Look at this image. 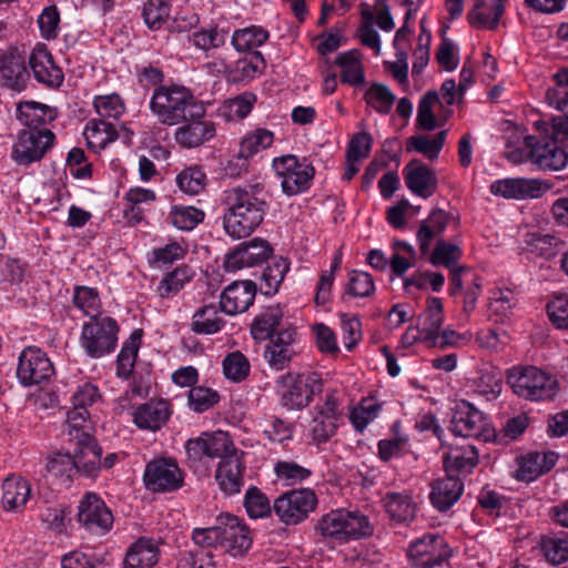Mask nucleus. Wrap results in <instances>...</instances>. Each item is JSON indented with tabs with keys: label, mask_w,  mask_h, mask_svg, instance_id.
<instances>
[{
	"label": "nucleus",
	"mask_w": 568,
	"mask_h": 568,
	"mask_svg": "<svg viewBox=\"0 0 568 568\" xmlns=\"http://www.w3.org/2000/svg\"><path fill=\"white\" fill-rule=\"evenodd\" d=\"M225 233L241 240L250 236L264 221L270 209L266 191L261 183L230 187L223 192Z\"/></svg>",
	"instance_id": "obj_1"
},
{
	"label": "nucleus",
	"mask_w": 568,
	"mask_h": 568,
	"mask_svg": "<svg viewBox=\"0 0 568 568\" xmlns=\"http://www.w3.org/2000/svg\"><path fill=\"white\" fill-rule=\"evenodd\" d=\"M39 104L27 102L20 109V119H26L28 126L37 125L43 120L30 119L29 111H36ZM54 133L49 129L29 128L21 130L12 145L11 160L19 166L28 168L32 163L40 162L48 151L53 146Z\"/></svg>",
	"instance_id": "obj_2"
},
{
	"label": "nucleus",
	"mask_w": 568,
	"mask_h": 568,
	"mask_svg": "<svg viewBox=\"0 0 568 568\" xmlns=\"http://www.w3.org/2000/svg\"><path fill=\"white\" fill-rule=\"evenodd\" d=\"M201 103L189 88L173 83L155 88L149 108L160 124L173 126L182 123L189 113L196 112Z\"/></svg>",
	"instance_id": "obj_3"
},
{
	"label": "nucleus",
	"mask_w": 568,
	"mask_h": 568,
	"mask_svg": "<svg viewBox=\"0 0 568 568\" xmlns=\"http://www.w3.org/2000/svg\"><path fill=\"white\" fill-rule=\"evenodd\" d=\"M280 404L288 410L306 408L323 392V379L315 372H287L275 381Z\"/></svg>",
	"instance_id": "obj_4"
},
{
	"label": "nucleus",
	"mask_w": 568,
	"mask_h": 568,
	"mask_svg": "<svg viewBox=\"0 0 568 568\" xmlns=\"http://www.w3.org/2000/svg\"><path fill=\"white\" fill-rule=\"evenodd\" d=\"M507 383L518 397L530 402L552 400L559 392L556 377L536 366L509 369Z\"/></svg>",
	"instance_id": "obj_5"
},
{
	"label": "nucleus",
	"mask_w": 568,
	"mask_h": 568,
	"mask_svg": "<svg viewBox=\"0 0 568 568\" xmlns=\"http://www.w3.org/2000/svg\"><path fill=\"white\" fill-rule=\"evenodd\" d=\"M316 529L325 538L341 544L357 540L373 535V526L367 516L359 511L335 509L321 517Z\"/></svg>",
	"instance_id": "obj_6"
},
{
	"label": "nucleus",
	"mask_w": 568,
	"mask_h": 568,
	"mask_svg": "<svg viewBox=\"0 0 568 568\" xmlns=\"http://www.w3.org/2000/svg\"><path fill=\"white\" fill-rule=\"evenodd\" d=\"M119 333L120 325L115 318L97 313L83 323L80 343L89 357L101 358L116 349Z\"/></svg>",
	"instance_id": "obj_7"
},
{
	"label": "nucleus",
	"mask_w": 568,
	"mask_h": 568,
	"mask_svg": "<svg viewBox=\"0 0 568 568\" xmlns=\"http://www.w3.org/2000/svg\"><path fill=\"white\" fill-rule=\"evenodd\" d=\"M239 452L230 434L222 430L202 433L185 444L186 464L195 473L202 469L205 457L222 460Z\"/></svg>",
	"instance_id": "obj_8"
},
{
	"label": "nucleus",
	"mask_w": 568,
	"mask_h": 568,
	"mask_svg": "<svg viewBox=\"0 0 568 568\" xmlns=\"http://www.w3.org/2000/svg\"><path fill=\"white\" fill-rule=\"evenodd\" d=\"M273 168L281 179L282 191L287 196L306 192L315 175V169L306 158L300 160L293 154L275 159Z\"/></svg>",
	"instance_id": "obj_9"
},
{
	"label": "nucleus",
	"mask_w": 568,
	"mask_h": 568,
	"mask_svg": "<svg viewBox=\"0 0 568 568\" xmlns=\"http://www.w3.org/2000/svg\"><path fill=\"white\" fill-rule=\"evenodd\" d=\"M539 136L528 135L525 144L529 149L528 158L534 165L544 171H559L568 163V153L558 145V141H566L562 136H554L552 133H541Z\"/></svg>",
	"instance_id": "obj_10"
},
{
	"label": "nucleus",
	"mask_w": 568,
	"mask_h": 568,
	"mask_svg": "<svg viewBox=\"0 0 568 568\" xmlns=\"http://www.w3.org/2000/svg\"><path fill=\"white\" fill-rule=\"evenodd\" d=\"M318 499L311 488L288 490L278 496L273 504V510L280 521L286 526L298 525L316 509Z\"/></svg>",
	"instance_id": "obj_11"
},
{
	"label": "nucleus",
	"mask_w": 568,
	"mask_h": 568,
	"mask_svg": "<svg viewBox=\"0 0 568 568\" xmlns=\"http://www.w3.org/2000/svg\"><path fill=\"white\" fill-rule=\"evenodd\" d=\"M450 430L455 436L489 440L494 436L487 417L473 404L462 400L453 410Z\"/></svg>",
	"instance_id": "obj_12"
},
{
	"label": "nucleus",
	"mask_w": 568,
	"mask_h": 568,
	"mask_svg": "<svg viewBox=\"0 0 568 568\" xmlns=\"http://www.w3.org/2000/svg\"><path fill=\"white\" fill-rule=\"evenodd\" d=\"M143 481L153 493L179 490L184 484V473L173 458H156L145 466Z\"/></svg>",
	"instance_id": "obj_13"
},
{
	"label": "nucleus",
	"mask_w": 568,
	"mask_h": 568,
	"mask_svg": "<svg viewBox=\"0 0 568 568\" xmlns=\"http://www.w3.org/2000/svg\"><path fill=\"white\" fill-rule=\"evenodd\" d=\"M273 254L274 248L267 240L253 237L231 250L224 257L223 266L226 272L260 266L273 257Z\"/></svg>",
	"instance_id": "obj_14"
},
{
	"label": "nucleus",
	"mask_w": 568,
	"mask_h": 568,
	"mask_svg": "<svg viewBox=\"0 0 568 568\" xmlns=\"http://www.w3.org/2000/svg\"><path fill=\"white\" fill-rule=\"evenodd\" d=\"M407 556L415 568H434L448 561L452 550L444 537L428 534L409 545Z\"/></svg>",
	"instance_id": "obj_15"
},
{
	"label": "nucleus",
	"mask_w": 568,
	"mask_h": 568,
	"mask_svg": "<svg viewBox=\"0 0 568 568\" xmlns=\"http://www.w3.org/2000/svg\"><path fill=\"white\" fill-rule=\"evenodd\" d=\"M205 113L206 109L204 104L201 103L196 112H191L192 115L189 113L185 116L186 119L180 123L181 125L174 133V139L180 146L194 149L215 136V123L207 120Z\"/></svg>",
	"instance_id": "obj_16"
},
{
	"label": "nucleus",
	"mask_w": 568,
	"mask_h": 568,
	"mask_svg": "<svg viewBox=\"0 0 568 568\" xmlns=\"http://www.w3.org/2000/svg\"><path fill=\"white\" fill-rule=\"evenodd\" d=\"M54 374V367L47 354L37 346L26 347L20 356L17 376L24 386L48 381Z\"/></svg>",
	"instance_id": "obj_17"
},
{
	"label": "nucleus",
	"mask_w": 568,
	"mask_h": 568,
	"mask_svg": "<svg viewBox=\"0 0 568 568\" xmlns=\"http://www.w3.org/2000/svg\"><path fill=\"white\" fill-rule=\"evenodd\" d=\"M78 520L88 531L104 534L112 528L113 515L94 493H87L78 506Z\"/></svg>",
	"instance_id": "obj_18"
},
{
	"label": "nucleus",
	"mask_w": 568,
	"mask_h": 568,
	"mask_svg": "<svg viewBox=\"0 0 568 568\" xmlns=\"http://www.w3.org/2000/svg\"><path fill=\"white\" fill-rule=\"evenodd\" d=\"M30 78L26 58L17 47L0 53V88L21 92Z\"/></svg>",
	"instance_id": "obj_19"
},
{
	"label": "nucleus",
	"mask_w": 568,
	"mask_h": 568,
	"mask_svg": "<svg viewBox=\"0 0 568 568\" xmlns=\"http://www.w3.org/2000/svg\"><path fill=\"white\" fill-rule=\"evenodd\" d=\"M221 525L220 547L233 557L243 555L252 544L248 528L231 514H222L216 518Z\"/></svg>",
	"instance_id": "obj_20"
},
{
	"label": "nucleus",
	"mask_w": 568,
	"mask_h": 568,
	"mask_svg": "<svg viewBox=\"0 0 568 568\" xmlns=\"http://www.w3.org/2000/svg\"><path fill=\"white\" fill-rule=\"evenodd\" d=\"M550 186L536 179L508 178L491 183L490 192L496 196L514 200L538 199Z\"/></svg>",
	"instance_id": "obj_21"
},
{
	"label": "nucleus",
	"mask_w": 568,
	"mask_h": 568,
	"mask_svg": "<svg viewBox=\"0 0 568 568\" xmlns=\"http://www.w3.org/2000/svg\"><path fill=\"white\" fill-rule=\"evenodd\" d=\"M244 455L245 453L241 450L217 463L214 478L221 491L226 496L239 494L244 485L246 470Z\"/></svg>",
	"instance_id": "obj_22"
},
{
	"label": "nucleus",
	"mask_w": 568,
	"mask_h": 568,
	"mask_svg": "<svg viewBox=\"0 0 568 568\" xmlns=\"http://www.w3.org/2000/svg\"><path fill=\"white\" fill-rule=\"evenodd\" d=\"M407 189L417 196L428 199L438 187L436 172L419 160H412L403 170Z\"/></svg>",
	"instance_id": "obj_23"
},
{
	"label": "nucleus",
	"mask_w": 568,
	"mask_h": 568,
	"mask_svg": "<svg viewBox=\"0 0 568 568\" xmlns=\"http://www.w3.org/2000/svg\"><path fill=\"white\" fill-rule=\"evenodd\" d=\"M29 65L34 79L49 87L59 88L64 79L63 72L53 60L51 52L44 44H38L29 57Z\"/></svg>",
	"instance_id": "obj_24"
},
{
	"label": "nucleus",
	"mask_w": 568,
	"mask_h": 568,
	"mask_svg": "<svg viewBox=\"0 0 568 568\" xmlns=\"http://www.w3.org/2000/svg\"><path fill=\"white\" fill-rule=\"evenodd\" d=\"M256 284L252 281H236L224 288L220 297L222 312L229 315L243 313L253 304Z\"/></svg>",
	"instance_id": "obj_25"
},
{
	"label": "nucleus",
	"mask_w": 568,
	"mask_h": 568,
	"mask_svg": "<svg viewBox=\"0 0 568 568\" xmlns=\"http://www.w3.org/2000/svg\"><path fill=\"white\" fill-rule=\"evenodd\" d=\"M172 415L171 404L165 399H150L139 405L133 413V422L140 429L160 430Z\"/></svg>",
	"instance_id": "obj_26"
},
{
	"label": "nucleus",
	"mask_w": 568,
	"mask_h": 568,
	"mask_svg": "<svg viewBox=\"0 0 568 568\" xmlns=\"http://www.w3.org/2000/svg\"><path fill=\"white\" fill-rule=\"evenodd\" d=\"M479 454L476 446L471 444L463 446H450L448 452L443 455V465L446 474L460 475L470 474L478 465Z\"/></svg>",
	"instance_id": "obj_27"
},
{
	"label": "nucleus",
	"mask_w": 568,
	"mask_h": 568,
	"mask_svg": "<svg viewBox=\"0 0 568 568\" xmlns=\"http://www.w3.org/2000/svg\"><path fill=\"white\" fill-rule=\"evenodd\" d=\"M557 459L558 456L554 452H531L520 456L517 458L518 468L515 477L520 481L530 483L550 471L555 467Z\"/></svg>",
	"instance_id": "obj_28"
},
{
	"label": "nucleus",
	"mask_w": 568,
	"mask_h": 568,
	"mask_svg": "<svg viewBox=\"0 0 568 568\" xmlns=\"http://www.w3.org/2000/svg\"><path fill=\"white\" fill-rule=\"evenodd\" d=\"M464 483L460 477L446 474L432 484L429 500L439 511L448 510L462 497Z\"/></svg>",
	"instance_id": "obj_29"
},
{
	"label": "nucleus",
	"mask_w": 568,
	"mask_h": 568,
	"mask_svg": "<svg viewBox=\"0 0 568 568\" xmlns=\"http://www.w3.org/2000/svg\"><path fill=\"white\" fill-rule=\"evenodd\" d=\"M74 449L79 473L87 477L98 474L102 464V448L90 434H82Z\"/></svg>",
	"instance_id": "obj_30"
},
{
	"label": "nucleus",
	"mask_w": 568,
	"mask_h": 568,
	"mask_svg": "<svg viewBox=\"0 0 568 568\" xmlns=\"http://www.w3.org/2000/svg\"><path fill=\"white\" fill-rule=\"evenodd\" d=\"M505 10V0H474L467 13L468 23L476 29L495 30Z\"/></svg>",
	"instance_id": "obj_31"
},
{
	"label": "nucleus",
	"mask_w": 568,
	"mask_h": 568,
	"mask_svg": "<svg viewBox=\"0 0 568 568\" xmlns=\"http://www.w3.org/2000/svg\"><path fill=\"white\" fill-rule=\"evenodd\" d=\"M159 560V548L154 539L141 537L129 548L124 568H152Z\"/></svg>",
	"instance_id": "obj_32"
},
{
	"label": "nucleus",
	"mask_w": 568,
	"mask_h": 568,
	"mask_svg": "<svg viewBox=\"0 0 568 568\" xmlns=\"http://www.w3.org/2000/svg\"><path fill=\"white\" fill-rule=\"evenodd\" d=\"M444 322V306L439 297H428L426 300V310L418 317V328L422 339L429 345L440 331Z\"/></svg>",
	"instance_id": "obj_33"
},
{
	"label": "nucleus",
	"mask_w": 568,
	"mask_h": 568,
	"mask_svg": "<svg viewBox=\"0 0 568 568\" xmlns=\"http://www.w3.org/2000/svg\"><path fill=\"white\" fill-rule=\"evenodd\" d=\"M31 494L29 483L20 476L11 475L2 484V505L6 510L22 509Z\"/></svg>",
	"instance_id": "obj_34"
},
{
	"label": "nucleus",
	"mask_w": 568,
	"mask_h": 568,
	"mask_svg": "<svg viewBox=\"0 0 568 568\" xmlns=\"http://www.w3.org/2000/svg\"><path fill=\"white\" fill-rule=\"evenodd\" d=\"M386 513L397 523H408L416 516V505L410 494L388 491L382 499Z\"/></svg>",
	"instance_id": "obj_35"
},
{
	"label": "nucleus",
	"mask_w": 568,
	"mask_h": 568,
	"mask_svg": "<svg viewBox=\"0 0 568 568\" xmlns=\"http://www.w3.org/2000/svg\"><path fill=\"white\" fill-rule=\"evenodd\" d=\"M284 313L280 305L265 307L255 316L251 324V334L255 341H266L273 336L275 329L280 326Z\"/></svg>",
	"instance_id": "obj_36"
},
{
	"label": "nucleus",
	"mask_w": 568,
	"mask_h": 568,
	"mask_svg": "<svg viewBox=\"0 0 568 568\" xmlns=\"http://www.w3.org/2000/svg\"><path fill=\"white\" fill-rule=\"evenodd\" d=\"M221 311L220 304L216 305L214 303L199 308L192 317V331L204 335L220 332L225 325V321L220 316Z\"/></svg>",
	"instance_id": "obj_37"
},
{
	"label": "nucleus",
	"mask_w": 568,
	"mask_h": 568,
	"mask_svg": "<svg viewBox=\"0 0 568 568\" xmlns=\"http://www.w3.org/2000/svg\"><path fill=\"white\" fill-rule=\"evenodd\" d=\"M143 331L134 329L130 337L123 343V346L116 358V375L128 379L134 369L138 352L141 345Z\"/></svg>",
	"instance_id": "obj_38"
},
{
	"label": "nucleus",
	"mask_w": 568,
	"mask_h": 568,
	"mask_svg": "<svg viewBox=\"0 0 568 568\" xmlns=\"http://www.w3.org/2000/svg\"><path fill=\"white\" fill-rule=\"evenodd\" d=\"M290 261L282 256L273 257L262 272L260 277V291L262 294L272 296L277 293L285 274L290 271Z\"/></svg>",
	"instance_id": "obj_39"
},
{
	"label": "nucleus",
	"mask_w": 568,
	"mask_h": 568,
	"mask_svg": "<svg viewBox=\"0 0 568 568\" xmlns=\"http://www.w3.org/2000/svg\"><path fill=\"white\" fill-rule=\"evenodd\" d=\"M205 219V212L202 209L192 205L175 204L172 205L166 221L178 230L192 231Z\"/></svg>",
	"instance_id": "obj_40"
},
{
	"label": "nucleus",
	"mask_w": 568,
	"mask_h": 568,
	"mask_svg": "<svg viewBox=\"0 0 568 568\" xmlns=\"http://www.w3.org/2000/svg\"><path fill=\"white\" fill-rule=\"evenodd\" d=\"M47 473L61 480L63 485L69 486L73 477L79 473L75 455L54 453L50 455L45 464Z\"/></svg>",
	"instance_id": "obj_41"
},
{
	"label": "nucleus",
	"mask_w": 568,
	"mask_h": 568,
	"mask_svg": "<svg viewBox=\"0 0 568 568\" xmlns=\"http://www.w3.org/2000/svg\"><path fill=\"white\" fill-rule=\"evenodd\" d=\"M84 135L90 148L99 149H104L119 136L115 126L104 119L91 120L87 125Z\"/></svg>",
	"instance_id": "obj_42"
},
{
	"label": "nucleus",
	"mask_w": 568,
	"mask_h": 568,
	"mask_svg": "<svg viewBox=\"0 0 568 568\" xmlns=\"http://www.w3.org/2000/svg\"><path fill=\"white\" fill-rule=\"evenodd\" d=\"M273 142L274 133L267 129L258 128L242 139L239 156L243 160H248L260 151L270 148Z\"/></svg>",
	"instance_id": "obj_43"
},
{
	"label": "nucleus",
	"mask_w": 568,
	"mask_h": 568,
	"mask_svg": "<svg viewBox=\"0 0 568 568\" xmlns=\"http://www.w3.org/2000/svg\"><path fill=\"white\" fill-rule=\"evenodd\" d=\"M268 37V31L262 27L251 26L236 30L232 36V44L240 52L252 51L264 44Z\"/></svg>",
	"instance_id": "obj_44"
},
{
	"label": "nucleus",
	"mask_w": 568,
	"mask_h": 568,
	"mask_svg": "<svg viewBox=\"0 0 568 568\" xmlns=\"http://www.w3.org/2000/svg\"><path fill=\"white\" fill-rule=\"evenodd\" d=\"M447 132L445 130L439 131L433 139H428L426 135H414L407 140V151H416L425 155L429 160L438 158L446 140Z\"/></svg>",
	"instance_id": "obj_45"
},
{
	"label": "nucleus",
	"mask_w": 568,
	"mask_h": 568,
	"mask_svg": "<svg viewBox=\"0 0 568 568\" xmlns=\"http://www.w3.org/2000/svg\"><path fill=\"white\" fill-rule=\"evenodd\" d=\"M193 276L192 270L184 265L168 273L158 286L159 295L162 298H169L176 295L184 285L191 281Z\"/></svg>",
	"instance_id": "obj_46"
},
{
	"label": "nucleus",
	"mask_w": 568,
	"mask_h": 568,
	"mask_svg": "<svg viewBox=\"0 0 568 568\" xmlns=\"http://www.w3.org/2000/svg\"><path fill=\"white\" fill-rule=\"evenodd\" d=\"M364 100L377 113L388 114L396 98L385 84L373 83L365 92Z\"/></svg>",
	"instance_id": "obj_47"
},
{
	"label": "nucleus",
	"mask_w": 568,
	"mask_h": 568,
	"mask_svg": "<svg viewBox=\"0 0 568 568\" xmlns=\"http://www.w3.org/2000/svg\"><path fill=\"white\" fill-rule=\"evenodd\" d=\"M462 255V248L457 244L438 240L435 248L429 253V262L434 266L443 265L449 270L459 266L458 261Z\"/></svg>",
	"instance_id": "obj_48"
},
{
	"label": "nucleus",
	"mask_w": 568,
	"mask_h": 568,
	"mask_svg": "<svg viewBox=\"0 0 568 568\" xmlns=\"http://www.w3.org/2000/svg\"><path fill=\"white\" fill-rule=\"evenodd\" d=\"M176 183L185 194L196 195L206 186V174L199 165L189 166L178 174Z\"/></svg>",
	"instance_id": "obj_49"
},
{
	"label": "nucleus",
	"mask_w": 568,
	"mask_h": 568,
	"mask_svg": "<svg viewBox=\"0 0 568 568\" xmlns=\"http://www.w3.org/2000/svg\"><path fill=\"white\" fill-rule=\"evenodd\" d=\"M171 6L165 0H148L143 4L142 17L151 30H160L170 18Z\"/></svg>",
	"instance_id": "obj_50"
},
{
	"label": "nucleus",
	"mask_w": 568,
	"mask_h": 568,
	"mask_svg": "<svg viewBox=\"0 0 568 568\" xmlns=\"http://www.w3.org/2000/svg\"><path fill=\"white\" fill-rule=\"evenodd\" d=\"M503 388V373L496 367H487L480 371L476 383V390L487 399H496Z\"/></svg>",
	"instance_id": "obj_51"
},
{
	"label": "nucleus",
	"mask_w": 568,
	"mask_h": 568,
	"mask_svg": "<svg viewBox=\"0 0 568 568\" xmlns=\"http://www.w3.org/2000/svg\"><path fill=\"white\" fill-rule=\"evenodd\" d=\"M559 242L560 240L552 234L528 233L526 250L536 256L549 258L556 254Z\"/></svg>",
	"instance_id": "obj_52"
},
{
	"label": "nucleus",
	"mask_w": 568,
	"mask_h": 568,
	"mask_svg": "<svg viewBox=\"0 0 568 568\" xmlns=\"http://www.w3.org/2000/svg\"><path fill=\"white\" fill-rule=\"evenodd\" d=\"M227 33V30L219 29L217 27L202 28L193 32L190 40L195 48L209 51L223 47L226 42Z\"/></svg>",
	"instance_id": "obj_53"
},
{
	"label": "nucleus",
	"mask_w": 568,
	"mask_h": 568,
	"mask_svg": "<svg viewBox=\"0 0 568 568\" xmlns=\"http://www.w3.org/2000/svg\"><path fill=\"white\" fill-rule=\"evenodd\" d=\"M72 302L75 307L81 310L83 314L90 318L97 313H102L100 311L101 301L97 288L80 285L75 286Z\"/></svg>",
	"instance_id": "obj_54"
},
{
	"label": "nucleus",
	"mask_w": 568,
	"mask_h": 568,
	"mask_svg": "<svg viewBox=\"0 0 568 568\" xmlns=\"http://www.w3.org/2000/svg\"><path fill=\"white\" fill-rule=\"evenodd\" d=\"M379 410V404L362 399L357 407L351 409L349 422L356 432L363 433L367 425L377 417Z\"/></svg>",
	"instance_id": "obj_55"
},
{
	"label": "nucleus",
	"mask_w": 568,
	"mask_h": 568,
	"mask_svg": "<svg viewBox=\"0 0 568 568\" xmlns=\"http://www.w3.org/2000/svg\"><path fill=\"white\" fill-rule=\"evenodd\" d=\"M244 506L251 518L266 517L273 509L266 495L255 486H252L246 490Z\"/></svg>",
	"instance_id": "obj_56"
},
{
	"label": "nucleus",
	"mask_w": 568,
	"mask_h": 568,
	"mask_svg": "<svg viewBox=\"0 0 568 568\" xmlns=\"http://www.w3.org/2000/svg\"><path fill=\"white\" fill-rule=\"evenodd\" d=\"M375 292L373 276L367 272L352 271L348 276L345 296L368 297Z\"/></svg>",
	"instance_id": "obj_57"
},
{
	"label": "nucleus",
	"mask_w": 568,
	"mask_h": 568,
	"mask_svg": "<svg viewBox=\"0 0 568 568\" xmlns=\"http://www.w3.org/2000/svg\"><path fill=\"white\" fill-rule=\"evenodd\" d=\"M187 399L190 407L194 412L204 413L219 403L220 395L212 388L193 386L189 392Z\"/></svg>",
	"instance_id": "obj_58"
},
{
	"label": "nucleus",
	"mask_w": 568,
	"mask_h": 568,
	"mask_svg": "<svg viewBox=\"0 0 568 568\" xmlns=\"http://www.w3.org/2000/svg\"><path fill=\"white\" fill-rule=\"evenodd\" d=\"M439 102L436 91L426 92L418 103L417 125L424 130L432 131L437 126V120L433 106Z\"/></svg>",
	"instance_id": "obj_59"
},
{
	"label": "nucleus",
	"mask_w": 568,
	"mask_h": 568,
	"mask_svg": "<svg viewBox=\"0 0 568 568\" xmlns=\"http://www.w3.org/2000/svg\"><path fill=\"white\" fill-rule=\"evenodd\" d=\"M223 373L233 382H241L250 373V363L241 352H233L223 359Z\"/></svg>",
	"instance_id": "obj_60"
},
{
	"label": "nucleus",
	"mask_w": 568,
	"mask_h": 568,
	"mask_svg": "<svg viewBox=\"0 0 568 568\" xmlns=\"http://www.w3.org/2000/svg\"><path fill=\"white\" fill-rule=\"evenodd\" d=\"M557 88L548 90L546 98L550 105L568 112V69H562L555 75Z\"/></svg>",
	"instance_id": "obj_61"
},
{
	"label": "nucleus",
	"mask_w": 568,
	"mask_h": 568,
	"mask_svg": "<svg viewBox=\"0 0 568 568\" xmlns=\"http://www.w3.org/2000/svg\"><path fill=\"white\" fill-rule=\"evenodd\" d=\"M93 104L98 114L104 119H119L125 111L124 102L118 93L95 97Z\"/></svg>",
	"instance_id": "obj_62"
},
{
	"label": "nucleus",
	"mask_w": 568,
	"mask_h": 568,
	"mask_svg": "<svg viewBox=\"0 0 568 568\" xmlns=\"http://www.w3.org/2000/svg\"><path fill=\"white\" fill-rule=\"evenodd\" d=\"M541 550L547 561L560 565L568 560V540L547 537L541 540Z\"/></svg>",
	"instance_id": "obj_63"
},
{
	"label": "nucleus",
	"mask_w": 568,
	"mask_h": 568,
	"mask_svg": "<svg viewBox=\"0 0 568 568\" xmlns=\"http://www.w3.org/2000/svg\"><path fill=\"white\" fill-rule=\"evenodd\" d=\"M547 314L550 322L559 329L568 328V294L555 296L547 304Z\"/></svg>",
	"instance_id": "obj_64"
}]
</instances>
